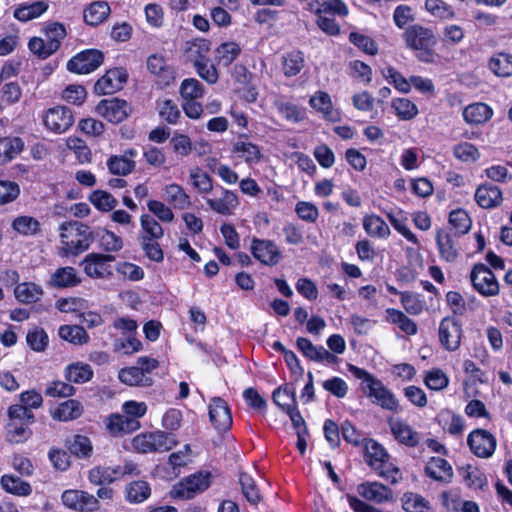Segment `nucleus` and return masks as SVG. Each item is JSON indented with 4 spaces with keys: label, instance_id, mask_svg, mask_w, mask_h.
Returning <instances> with one entry per match:
<instances>
[{
    "label": "nucleus",
    "instance_id": "f257e3e1",
    "mask_svg": "<svg viewBox=\"0 0 512 512\" xmlns=\"http://www.w3.org/2000/svg\"><path fill=\"white\" fill-rule=\"evenodd\" d=\"M93 241L90 227L78 221L64 222L60 226L58 255L62 258L78 256L87 251Z\"/></svg>",
    "mask_w": 512,
    "mask_h": 512
},
{
    "label": "nucleus",
    "instance_id": "f03ea898",
    "mask_svg": "<svg viewBox=\"0 0 512 512\" xmlns=\"http://www.w3.org/2000/svg\"><path fill=\"white\" fill-rule=\"evenodd\" d=\"M349 370L356 378L363 381L362 390L368 397L374 398L373 403L388 411L398 412L400 410L399 401L395 397L394 393L379 379L375 378L366 370L354 365H349Z\"/></svg>",
    "mask_w": 512,
    "mask_h": 512
},
{
    "label": "nucleus",
    "instance_id": "7ed1b4c3",
    "mask_svg": "<svg viewBox=\"0 0 512 512\" xmlns=\"http://www.w3.org/2000/svg\"><path fill=\"white\" fill-rule=\"evenodd\" d=\"M403 39L406 46L416 52V57L420 61H433L432 48L436 44V37L431 29L419 24L411 25L404 31Z\"/></svg>",
    "mask_w": 512,
    "mask_h": 512
},
{
    "label": "nucleus",
    "instance_id": "20e7f679",
    "mask_svg": "<svg viewBox=\"0 0 512 512\" xmlns=\"http://www.w3.org/2000/svg\"><path fill=\"white\" fill-rule=\"evenodd\" d=\"M211 477L212 475L208 471H198L191 474L172 487L170 496L180 500L192 499L209 488Z\"/></svg>",
    "mask_w": 512,
    "mask_h": 512
},
{
    "label": "nucleus",
    "instance_id": "39448f33",
    "mask_svg": "<svg viewBox=\"0 0 512 512\" xmlns=\"http://www.w3.org/2000/svg\"><path fill=\"white\" fill-rule=\"evenodd\" d=\"M470 280L473 288L484 297L499 294L500 286L496 276L485 264L477 263L473 266Z\"/></svg>",
    "mask_w": 512,
    "mask_h": 512
},
{
    "label": "nucleus",
    "instance_id": "423d86ee",
    "mask_svg": "<svg viewBox=\"0 0 512 512\" xmlns=\"http://www.w3.org/2000/svg\"><path fill=\"white\" fill-rule=\"evenodd\" d=\"M467 445L476 457L487 459L494 454L497 440L491 432L477 428L469 433Z\"/></svg>",
    "mask_w": 512,
    "mask_h": 512
},
{
    "label": "nucleus",
    "instance_id": "0eeeda50",
    "mask_svg": "<svg viewBox=\"0 0 512 512\" xmlns=\"http://www.w3.org/2000/svg\"><path fill=\"white\" fill-rule=\"evenodd\" d=\"M104 60V54L97 49H88L72 57L67 69L77 74H88L96 70Z\"/></svg>",
    "mask_w": 512,
    "mask_h": 512
},
{
    "label": "nucleus",
    "instance_id": "6e6552de",
    "mask_svg": "<svg viewBox=\"0 0 512 512\" xmlns=\"http://www.w3.org/2000/svg\"><path fill=\"white\" fill-rule=\"evenodd\" d=\"M115 256L111 254L90 253L82 260L84 272L87 276L96 279H103L112 275L109 262H113Z\"/></svg>",
    "mask_w": 512,
    "mask_h": 512
},
{
    "label": "nucleus",
    "instance_id": "1a4fd4ad",
    "mask_svg": "<svg viewBox=\"0 0 512 512\" xmlns=\"http://www.w3.org/2000/svg\"><path fill=\"white\" fill-rule=\"evenodd\" d=\"M250 251L253 257L263 265L275 266L282 259L280 249L272 240L254 237L251 240Z\"/></svg>",
    "mask_w": 512,
    "mask_h": 512
},
{
    "label": "nucleus",
    "instance_id": "9d476101",
    "mask_svg": "<svg viewBox=\"0 0 512 512\" xmlns=\"http://www.w3.org/2000/svg\"><path fill=\"white\" fill-rule=\"evenodd\" d=\"M96 112L109 122L120 123L129 116L131 108L125 100L112 98L100 101Z\"/></svg>",
    "mask_w": 512,
    "mask_h": 512
},
{
    "label": "nucleus",
    "instance_id": "9b49d317",
    "mask_svg": "<svg viewBox=\"0 0 512 512\" xmlns=\"http://www.w3.org/2000/svg\"><path fill=\"white\" fill-rule=\"evenodd\" d=\"M439 340L448 351H456L461 343V324L452 317H445L439 324Z\"/></svg>",
    "mask_w": 512,
    "mask_h": 512
},
{
    "label": "nucleus",
    "instance_id": "f8f14e48",
    "mask_svg": "<svg viewBox=\"0 0 512 512\" xmlns=\"http://www.w3.org/2000/svg\"><path fill=\"white\" fill-rule=\"evenodd\" d=\"M128 73L124 68L110 69L95 83L94 91L99 95L113 94L122 89Z\"/></svg>",
    "mask_w": 512,
    "mask_h": 512
},
{
    "label": "nucleus",
    "instance_id": "ddd939ff",
    "mask_svg": "<svg viewBox=\"0 0 512 512\" xmlns=\"http://www.w3.org/2000/svg\"><path fill=\"white\" fill-rule=\"evenodd\" d=\"M73 122L72 111L64 106L50 108L44 116L45 126L55 133L65 132L72 126Z\"/></svg>",
    "mask_w": 512,
    "mask_h": 512
},
{
    "label": "nucleus",
    "instance_id": "4468645a",
    "mask_svg": "<svg viewBox=\"0 0 512 512\" xmlns=\"http://www.w3.org/2000/svg\"><path fill=\"white\" fill-rule=\"evenodd\" d=\"M62 502L66 507L78 511H95L99 508V501L95 496L80 490L64 491Z\"/></svg>",
    "mask_w": 512,
    "mask_h": 512
},
{
    "label": "nucleus",
    "instance_id": "2eb2a0df",
    "mask_svg": "<svg viewBox=\"0 0 512 512\" xmlns=\"http://www.w3.org/2000/svg\"><path fill=\"white\" fill-rule=\"evenodd\" d=\"M209 417L212 425L218 431H228L232 426V415L226 401L214 397L209 405Z\"/></svg>",
    "mask_w": 512,
    "mask_h": 512
},
{
    "label": "nucleus",
    "instance_id": "dca6fc26",
    "mask_svg": "<svg viewBox=\"0 0 512 512\" xmlns=\"http://www.w3.org/2000/svg\"><path fill=\"white\" fill-rule=\"evenodd\" d=\"M147 69L156 77V82L161 87H167L175 80L174 68L161 55H150L147 59Z\"/></svg>",
    "mask_w": 512,
    "mask_h": 512
},
{
    "label": "nucleus",
    "instance_id": "f3484780",
    "mask_svg": "<svg viewBox=\"0 0 512 512\" xmlns=\"http://www.w3.org/2000/svg\"><path fill=\"white\" fill-rule=\"evenodd\" d=\"M211 42L204 38L187 40L182 47L185 62L193 66L209 58Z\"/></svg>",
    "mask_w": 512,
    "mask_h": 512
},
{
    "label": "nucleus",
    "instance_id": "a211bd4d",
    "mask_svg": "<svg viewBox=\"0 0 512 512\" xmlns=\"http://www.w3.org/2000/svg\"><path fill=\"white\" fill-rule=\"evenodd\" d=\"M137 152L133 149L126 150L122 155H112L107 160V167L111 174L126 176L130 174L136 166L134 161Z\"/></svg>",
    "mask_w": 512,
    "mask_h": 512
},
{
    "label": "nucleus",
    "instance_id": "6ab92c4d",
    "mask_svg": "<svg viewBox=\"0 0 512 512\" xmlns=\"http://www.w3.org/2000/svg\"><path fill=\"white\" fill-rule=\"evenodd\" d=\"M81 278L74 267L65 266L56 269L48 280V285L52 288L63 289L75 287L80 284Z\"/></svg>",
    "mask_w": 512,
    "mask_h": 512
},
{
    "label": "nucleus",
    "instance_id": "aec40b11",
    "mask_svg": "<svg viewBox=\"0 0 512 512\" xmlns=\"http://www.w3.org/2000/svg\"><path fill=\"white\" fill-rule=\"evenodd\" d=\"M475 200L481 208L492 209L502 203L503 197L501 190L497 186L491 183H484L476 189Z\"/></svg>",
    "mask_w": 512,
    "mask_h": 512
},
{
    "label": "nucleus",
    "instance_id": "412c9836",
    "mask_svg": "<svg viewBox=\"0 0 512 512\" xmlns=\"http://www.w3.org/2000/svg\"><path fill=\"white\" fill-rule=\"evenodd\" d=\"M206 203L218 214L231 215L239 205V200L234 192L221 187L220 197L217 199L206 198Z\"/></svg>",
    "mask_w": 512,
    "mask_h": 512
},
{
    "label": "nucleus",
    "instance_id": "4be33fe9",
    "mask_svg": "<svg viewBox=\"0 0 512 512\" xmlns=\"http://www.w3.org/2000/svg\"><path fill=\"white\" fill-rule=\"evenodd\" d=\"M358 493L368 501L384 503L392 499V491L379 482L362 483L357 488Z\"/></svg>",
    "mask_w": 512,
    "mask_h": 512
},
{
    "label": "nucleus",
    "instance_id": "5701e85b",
    "mask_svg": "<svg viewBox=\"0 0 512 512\" xmlns=\"http://www.w3.org/2000/svg\"><path fill=\"white\" fill-rule=\"evenodd\" d=\"M106 428L114 436L129 434L140 428L139 420L126 415L114 414L106 419Z\"/></svg>",
    "mask_w": 512,
    "mask_h": 512
},
{
    "label": "nucleus",
    "instance_id": "b1692460",
    "mask_svg": "<svg viewBox=\"0 0 512 512\" xmlns=\"http://www.w3.org/2000/svg\"><path fill=\"white\" fill-rule=\"evenodd\" d=\"M388 423L393 436L400 443L408 447H415L418 445L419 435L408 423L394 419H389Z\"/></svg>",
    "mask_w": 512,
    "mask_h": 512
},
{
    "label": "nucleus",
    "instance_id": "393cba45",
    "mask_svg": "<svg viewBox=\"0 0 512 512\" xmlns=\"http://www.w3.org/2000/svg\"><path fill=\"white\" fill-rule=\"evenodd\" d=\"M306 9L317 17L322 13H332L345 17L349 13L347 5L342 0H326L324 2L312 0L307 4Z\"/></svg>",
    "mask_w": 512,
    "mask_h": 512
},
{
    "label": "nucleus",
    "instance_id": "a878e982",
    "mask_svg": "<svg viewBox=\"0 0 512 512\" xmlns=\"http://www.w3.org/2000/svg\"><path fill=\"white\" fill-rule=\"evenodd\" d=\"M425 474L436 481L449 482L453 476V470L445 459L432 457L425 466Z\"/></svg>",
    "mask_w": 512,
    "mask_h": 512
},
{
    "label": "nucleus",
    "instance_id": "bb28decb",
    "mask_svg": "<svg viewBox=\"0 0 512 512\" xmlns=\"http://www.w3.org/2000/svg\"><path fill=\"white\" fill-rule=\"evenodd\" d=\"M436 243L440 257L446 262H454L458 258L459 252L450 233L439 229L436 232Z\"/></svg>",
    "mask_w": 512,
    "mask_h": 512
},
{
    "label": "nucleus",
    "instance_id": "cd10ccee",
    "mask_svg": "<svg viewBox=\"0 0 512 512\" xmlns=\"http://www.w3.org/2000/svg\"><path fill=\"white\" fill-rule=\"evenodd\" d=\"M48 8L49 4L45 0L35 1L30 4H21L14 10L13 16L21 22H27L40 17Z\"/></svg>",
    "mask_w": 512,
    "mask_h": 512
},
{
    "label": "nucleus",
    "instance_id": "c85d7f7f",
    "mask_svg": "<svg viewBox=\"0 0 512 512\" xmlns=\"http://www.w3.org/2000/svg\"><path fill=\"white\" fill-rule=\"evenodd\" d=\"M365 458L371 468L378 470L388 460L389 455L379 443L369 439L365 443Z\"/></svg>",
    "mask_w": 512,
    "mask_h": 512
},
{
    "label": "nucleus",
    "instance_id": "c756f323",
    "mask_svg": "<svg viewBox=\"0 0 512 512\" xmlns=\"http://www.w3.org/2000/svg\"><path fill=\"white\" fill-rule=\"evenodd\" d=\"M492 109L485 103H474L463 110V118L469 124H483L492 117Z\"/></svg>",
    "mask_w": 512,
    "mask_h": 512
},
{
    "label": "nucleus",
    "instance_id": "7c9ffc66",
    "mask_svg": "<svg viewBox=\"0 0 512 512\" xmlns=\"http://www.w3.org/2000/svg\"><path fill=\"white\" fill-rule=\"evenodd\" d=\"M165 199L174 208L179 210L188 209L191 206L189 195L178 184H169L164 187Z\"/></svg>",
    "mask_w": 512,
    "mask_h": 512
},
{
    "label": "nucleus",
    "instance_id": "2f4dec72",
    "mask_svg": "<svg viewBox=\"0 0 512 512\" xmlns=\"http://www.w3.org/2000/svg\"><path fill=\"white\" fill-rule=\"evenodd\" d=\"M119 380L129 386L148 387L152 385V378L143 374L136 366L122 368L118 373Z\"/></svg>",
    "mask_w": 512,
    "mask_h": 512
},
{
    "label": "nucleus",
    "instance_id": "473e14b6",
    "mask_svg": "<svg viewBox=\"0 0 512 512\" xmlns=\"http://www.w3.org/2000/svg\"><path fill=\"white\" fill-rule=\"evenodd\" d=\"M64 376L69 382L83 384L91 380L93 370L88 364L76 362L66 367Z\"/></svg>",
    "mask_w": 512,
    "mask_h": 512
},
{
    "label": "nucleus",
    "instance_id": "72a5a7b5",
    "mask_svg": "<svg viewBox=\"0 0 512 512\" xmlns=\"http://www.w3.org/2000/svg\"><path fill=\"white\" fill-rule=\"evenodd\" d=\"M59 337L73 345H84L90 340L86 330L79 325H62L58 330Z\"/></svg>",
    "mask_w": 512,
    "mask_h": 512
},
{
    "label": "nucleus",
    "instance_id": "f704fd0d",
    "mask_svg": "<svg viewBox=\"0 0 512 512\" xmlns=\"http://www.w3.org/2000/svg\"><path fill=\"white\" fill-rule=\"evenodd\" d=\"M110 14V7L104 1H96L90 4L83 13L85 22L91 26L102 23Z\"/></svg>",
    "mask_w": 512,
    "mask_h": 512
},
{
    "label": "nucleus",
    "instance_id": "c9c22d12",
    "mask_svg": "<svg viewBox=\"0 0 512 512\" xmlns=\"http://www.w3.org/2000/svg\"><path fill=\"white\" fill-rule=\"evenodd\" d=\"M240 53L241 48L236 42H224L215 49V61L218 65L228 67Z\"/></svg>",
    "mask_w": 512,
    "mask_h": 512
},
{
    "label": "nucleus",
    "instance_id": "e433bc0d",
    "mask_svg": "<svg viewBox=\"0 0 512 512\" xmlns=\"http://www.w3.org/2000/svg\"><path fill=\"white\" fill-rule=\"evenodd\" d=\"M233 152L248 164L258 163L263 157L260 148L247 141H237L233 146Z\"/></svg>",
    "mask_w": 512,
    "mask_h": 512
},
{
    "label": "nucleus",
    "instance_id": "4c0bfd02",
    "mask_svg": "<svg viewBox=\"0 0 512 512\" xmlns=\"http://www.w3.org/2000/svg\"><path fill=\"white\" fill-rule=\"evenodd\" d=\"M15 297L22 303L31 304L37 302L43 295V290L39 285L32 282H23L16 286L14 290Z\"/></svg>",
    "mask_w": 512,
    "mask_h": 512
},
{
    "label": "nucleus",
    "instance_id": "58836bf2",
    "mask_svg": "<svg viewBox=\"0 0 512 512\" xmlns=\"http://www.w3.org/2000/svg\"><path fill=\"white\" fill-rule=\"evenodd\" d=\"M363 228L372 237L387 238L390 235V228L378 215H367L363 219Z\"/></svg>",
    "mask_w": 512,
    "mask_h": 512
},
{
    "label": "nucleus",
    "instance_id": "ea45409f",
    "mask_svg": "<svg viewBox=\"0 0 512 512\" xmlns=\"http://www.w3.org/2000/svg\"><path fill=\"white\" fill-rule=\"evenodd\" d=\"M11 227L17 233L23 236H35L41 231L40 222L28 215L16 217L11 224Z\"/></svg>",
    "mask_w": 512,
    "mask_h": 512
},
{
    "label": "nucleus",
    "instance_id": "a19ab883",
    "mask_svg": "<svg viewBox=\"0 0 512 512\" xmlns=\"http://www.w3.org/2000/svg\"><path fill=\"white\" fill-rule=\"evenodd\" d=\"M449 225L454 235L461 236L469 232L472 221L465 210L457 209L450 212Z\"/></svg>",
    "mask_w": 512,
    "mask_h": 512
},
{
    "label": "nucleus",
    "instance_id": "79ce46f5",
    "mask_svg": "<svg viewBox=\"0 0 512 512\" xmlns=\"http://www.w3.org/2000/svg\"><path fill=\"white\" fill-rule=\"evenodd\" d=\"M67 447L70 453L79 459H88L93 454L92 442L84 435H74Z\"/></svg>",
    "mask_w": 512,
    "mask_h": 512
},
{
    "label": "nucleus",
    "instance_id": "37998d69",
    "mask_svg": "<svg viewBox=\"0 0 512 512\" xmlns=\"http://www.w3.org/2000/svg\"><path fill=\"white\" fill-rule=\"evenodd\" d=\"M23 148V141L18 137L0 138V165L11 161Z\"/></svg>",
    "mask_w": 512,
    "mask_h": 512
},
{
    "label": "nucleus",
    "instance_id": "c03bdc74",
    "mask_svg": "<svg viewBox=\"0 0 512 512\" xmlns=\"http://www.w3.org/2000/svg\"><path fill=\"white\" fill-rule=\"evenodd\" d=\"M1 486L6 492L18 496H28L32 492L28 482L13 475H3L1 477Z\"/></svg>",
    "mask_w": 512,
    "mask_h": 512
},
{
    "label": "nucleus",
    "instance_id": "a18cd8bd",
    "mask_svg": "<svg viewBox=\"0 0 512 512\" xmlns=\"http://www.w3.org/2000/svg\"><path fill=\"white\" fill-rule=\"evenodd\" d=\"M282 59V70L287 77L297 75L304 67L305 59L301 51L286 53Z\"/></svg>",
    "mask_w": 512,
    "mask_h": 512
},
{
    "label": "nucleus",
    "instance_id": "49530a36",
    "mask_svg": "<svg viewBox=\"0 0 512 512\" xmlns=\"http://www.w3.org/2000/svg\"><path fill=\"white\" fill-rule=\"evenodd\" d=\"M488 66L495 75L508 77L512 75V55L498 53L490 58Z\"/></svg>",
    "mask_w": 512,
    "mask_h": 512
},
{
    "label": "nucleus",
    "instance_id": "de8ad7c7",
    "mask_svg": "<svg viewBox=\"0 0 512 512\" xmlns=\"http://www.w3.org/2000/svg\"><path fill=\"white\" fill-rule=\"evenodd\" d=\"M387 320L393 324L398 325L399 329L408 335H415L417 333L416 323L408 318L403 312L389 308L386 310Z\"/></svg>",
    "mask_w": 512,
    "mask_h": 512
},
{
    "label": "nucleus",
    "instance_id": "09e8293b",
    "mask_svg": "<svg viewBox=\"0 0 512 512\" xmlns=\"http://www.w3.org/2000/svg\"><path fill=\"white\" fill-rule=\"evenodd\" d=\"M438 418L439 423L442 424L444 431L453 436H460L463 433L464 420L462 416L447 411L442 412Z\"/></svg>",
    "mask_w": 512,
    "mask_h": 512
},
{
    "label": "nucleus",
    "instance_id": "8fccbe9b",
    "mask_svg": "<svg viewBox=\"0 0 512 512\" xmlns=\"http://www.w3.org/2000/svg\"><path fill=\"white\" fill-rule=\"evenodd\" d=\"M152 442V452H166L178 444L175 436L164 431L150 432Z\"/></svg>",
    "mask_w": 512,
    "mask_h": 512
},
{
    "label": "nucleus",
    "instance_id": "3c124183",
    "mask_svg": "<svg viewBox=\"0 0 512 512\" xmlns=\"http://www.w3.org/2000/svg\"><path fill=\"white\" fill-rule=\"evenodd\" d=\"M31 423L10 420L7 426V439L12 443H22L32 434L29 429Z\"/></svg>",
    "mask_w": 512,
    "mask_h": 512
},
{
    "label": "nucleus",
    "instance_id": "603ef678",
    "mask_svg": "<svg viewBox=\"0 0 512 512\" xmlns=\"http://www.w3.org/2000/svg\"><path fill=\"white\" fill-rule=\"evenodd\" d=\"M82 406L76 400H67L61 403L54 413V418L60 421H70L77 419L82 414Z\"/></svg>",
    "mask_w": 512,
    "mask_h": 512
},
{
    "label": "nucleus",
    "instance_id": "864d4df0",
    "mask_svg": "<svg viewBox=\"0 0 512 512\" xmlns=\"http://www.w3.org/2000/svg\"><path fill=\"white\" fill-rule=\"evenodd\" d=\"M150 494L151 489L146 481H134L126 487V499L131 503H141L145 501Z\"/></svg>",
    "mask_w": 512,
    "mask_h": 512
},
{
    "label": "nucleus",
    "instance_id": "5fc2aeb1",
    "mask_svg": "<svg viewBox=\"0 0 512 512\" xmlns=\"http://www.w3.org/2000/svg\"><path fill=\"white\" fill-rule=\"evenodd\" d=\"M45 36L49 50L56 52L60 48L61 42L66 36V29L62 23H50L45 28Z\"/></svg>",
    "mask_w": 512,
    "mask_h": 512
},
{
    "label": "nucleus",
    "instance_id": "6e6d98bb",
    "mask_svg": "<svg viewBox=\"0 0 512 512\" xmlns=\"http://www.w3.org/2000/svg\"><path fill=\"white\" fill-rule=\"evenodd\" d=\"M273 401L284 412L296 406V396L294 389L288 385L279 387L273 392Z\"/></svg>",
    "mask_w": 512,
    "mask_h": 512
},
{
    "label": "nucleus",
    "instance_id": "4d7b16f0",
    "mask_svg": "<svg viewBox=\"0 0 512 512\" xmlns=\"http://www.w3.org/2000/svg\"><path fill=\"white\" fill-rule=\"evenodd\" d=\"M402 507L406 512H427L430 504L423 496L406 492L402 497Z\"/></svg>",
    "mask_w": 512,
    "mask_h": 512
},
{
    "label": "nucleus",
    "instance_id": "13d9d810",
    "mask_svg": "<svg viewBox=\"0 0 512 512\" xmlns=\"http://www.w3.org/2000/svg\"><path fill=\"white\" fill-rule=\"evenodd\" d=\"M391 106L401 120H411L418 114L417 106L408 98H396L392 101Z\"/></svg>",
    "mask_w": 512,
    "mask_h": 512
},
{
    "label": "nucleus",
    "instance_id": "bf43d9fd",
    "mask_svg": "<svg viewBox=\"0 0 512 512\" xmlns=\"http://www.w3.org/2000/svg\"><path fill=\"white\" fill-rule=\"evenodd\" d=\"M89 201L100 211L108 212L113 210L118 201L110 193L104 190H95L89 196Z\"/></svg>",
    "mask_w": 512,
    "mask_h": 512
},
{
    "label": "nucleus",
    "instance_id": "052dcab7",
    "mask_svg": "<svg viewBox=\"0 0 512 512\" xmlns=\"http://www.w3.org/2000/svg\"><path fill=\"white\" fill-rule=\"evenodd\" d=\"M425 8L431 15L441 20H449L455 17L453 7L443 0H426Z\"/></svg>",
    "mask_w": 512,
    "mask_h": 512
},
{
    "label": "nucleus",
    "instance_id": "680f3d73",
    "mask_svg": "<svg viewBox=\"0 0 512 512\" xmlns=\"http://www.w3.org/2000/svg\"><path fill=\"white\" fill-rule=\"evenodd\" d=\"M26 342L33 351L43 352L48 346L49 338L43 328L34 327L28 331Z\"/></svg>",
    "mask_w": 512,
    "mask_h": 512
},
{
    "label": "nucleus",
    "instance_id": "e2e57ef3",
    "mask_svg": "<svg viewBox=\"0 0 512 512\" xmlns=\"http://www.w3.org/2000/svg\"><path fill=\"white\" fill-rule=\"evenodd\" d=\"M157 109L159 116L169 124H177L181 117V111L177 104L170 99L158 101Z\"/></svg>",
    "mask_w": 512,
    "mask_h": 512
},
{
    "label": "nucleus",
    "instance_id": "0e129e2a",
    "mask_svg": "<svg viewBox=\"0 0 512 512\" xmlns=\"http://www.w3.org/2000/svg\"><path fill=\"white\" fill-rule=\"evenodd\" d=\"M242 493L247 501L251 504H258L261 500L259 489L253 478L247 473H241L239 477Z\"/></svg>",
    "mask_w": 512,
    "mask_h": 512
},
{
    "label": "nucleus",
    "instance_id": "69168bd1",
    "mask_svg": "<svg viewBox=\"0 0 512 512\" xmlns=\"http://www.w3.org/2000/svg\"><path fill=\"white\" fill-rule=\"evenodd\" d=\"M22 95V90L17 82H3L0 84V103L12 105L17 103Z\"/></svg>",
    "mask_w": 512,
    "mask_h": 512
},
{
    "label": "nucleus",
    "instance_id": "338daca9",
    "mask_svg": "<svg viewBox=\"0 0 512 512\" xmlns=\"http://www.w3.org/2000/svg\"><path fill=\"white\" fill-rule=\"evenodd\" d=\"M89 481L94 485H107L114 482L117 478L115 470L112 467L96 466L89 471Z\"/></svg>",
    "mask_w": 512,
    "mask_h": 512
},
{
    "label": "nucleus",
    "instance_id": "774afa93",
    "mask_svg": "<svg viewBox=\"0 0 512 512\" xmlns=\"http://www.w3.org/2000/svg\"><path fill=\"white\" fill-rule=\"evenodd\" d=\"M180 94L184 101L196 100L204 95V87L195 78L185 79L180 86Z\"/></svg>",
    "mask_w": 512,
    "mask_h": 512
}]
</instances>
